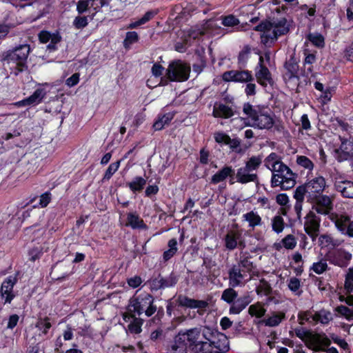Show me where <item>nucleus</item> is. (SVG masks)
<instances>
[{"instance_id": "f257e3e1", "label": "nucleus", "mask_w": 353, "mask_h": 353, "mask_svg": "<svg viewBox=\"0 0 353 353\" xmlns=\"http://www.w3.org/2000/svg\"><path fill=\"white\" fill-rule=\"evenodd\" d=\"M154 302V298L151 294L146 292L140 294L137 292L130 299L127 310L129 313H134L138 316L144 313L147 317H150L157 310Z\"/></svg>"}, {"instance_id": "f03ea898", "label": "nucleus", "mask_w": 353, "mask_h": 353, "mask_svg": "<svg viewBox=\"0 0 353 353\" xmlns=\"http://www.w3.org/2000/svg\"><path fill=\"white\" fill-rule=\"evenodd\" d=\"M272 178L271 187H280L282 190H288L294 188L296 184L297 174L283 162L279 165L271 168Z\"/></svg>"}, {"instance_id": "7ed1b4c3", "label": "nucleus", "mask_w": 353, "mask_h": 353, "mask_svg": "<svg viewBox=\"0 0 353 353\" xmlns=\"http://www.w3.org/2000/svg\"><path fill=\"white\" fill-rule=\"evenodd\" d=\"M276 11L277 16L274 15L269 17V19L261 21L254 28V30L265 33V32L274 28V39H278L281 36L287 34L290 31V24L288 23L286 17L281 12L279 8H276Z\"/></svg>"}, {"instance_id": "20e7f679", "label": "nucleus", "mask_w": 353, "mask_h": 353, "mask_svg": "<svg viewBox=\"0 0 353 353\" xmlns=\"http://www.w3.org/2000/svg\"><path fill=\"white\" fill-rule=\"evenodd\" d=\"M203 338L210 341L212 350L227 353L230 350L229 340L225 334L221 332H213L210 329L203 330Z\"/></svg>"}, {"instance_id": "39448f33", "label": "nucleus", "mask_w": 353, "mask_h": 353, "mask_svg": "<svg viewBox=\"0 0 353 353\" xmlns=\"http://www.w3.org/2000/svg\"><path fill=\"white\" fill-rule=\"evenodd\" d=\"M190 66L181 62L174 61L171 62L166 70V76L170 81H185L188 79Z\"/></svg>"}, {"instance_id": "423d86ee", "label": "nucleus", "mask_w": 353, "mask_h": 353, "mask_svg": "<svg viewBox=\"0 0 353 353\" xmlns=\"http://www.w3.org/2000/svg\"><path fill=\"white\" fill-rule=\"evenodd\" d=\"M340 145L334 150V157L339 163L350 161L353 157V137L339 136Z\"/></svg>"}, {"instance_id": "0eeeda50", "label": "nucleus", "mask_w": 353, "mask_h": 353, "mask_svg": "<svg viewBox=\"0 0 353 353\" xmlns=\"http://www.w3.org/2000/svg\"><path fill=\"white\" fill-rule=\"evenodd\" d=\"M286 70L283 74V80L288 87L298 86L299 83V65L294 55L290 56V59L284 63Z\"/></svg>"}, {"instance_id": "6e6552de", "label": "nucleus", "mask_w": 353, "mask_h": 353, "mask_svg": "<svg viewBox=\"0 0 353 353\" xmlns=\"http://www.w3.org/2000/svg\"><path fill=\"white\" fill-rule=\"evenodd\" d=\"M307 201L312 204V210L320 214H328L333 209L332 199L323 193L309 198Z\"/></svg>"}, {"instance_id": "1a4fd4ad", "label": "nucleus", "mask_w": 353, "mask_h": 353, "mask_svg": "<svg viewBox=\"0 0 353 353\" xmlns=\"http://www.w3.org/2000/svg\"><path fill=\"white\" fill-rule=\"evenodd\" d=\"M245 126L257 128L260 130H270L274 124V120L270 110L263 108L253 123H245Z\"/></svg>"}, {"instance_id": "9d476101", "label": "nucleus", "mask_w": 353, "mask_h": 353, "mask_svg": "<svg viewBox=\"0 0 353 353\" xmlns=\"http://www.w3.org/2000/svg\"><path fill=\"white\" fill-rule=\"evenodd\" d=\"M223 80L225 82L245 83L254 81L252 72L250 70H228L222 75Z\"/></svg>"}, {"instance_id": "9b49d317", "label": "nucleus", "mask_w": 353, "mask_h": 353, "mask_svg": "<svg viewBox=\"0 0 353 353\" xmlns=\"http://www.w3.org/2000/svg\"><path fill=\"white\" fill-rule=\"evenodd\" d=\"M320 222V218L313 211H310L307 214L304 223V230L313 241H315L319 235Z\"/></svg>"}, {"instance_id": "f8f14e48", "label": "nucleus", "mask_w": 353, "mask_h": 353, "mask_svg": "<svg viewBox=\"0 0 353 353\" xmlns=\"http://www.w3.org/2000/svg\"><path fill=\"white\" fill-rule=\"evenodd\" d=\"M334 222L341 234L353 238V221L349 215L345 214L336 215Z\"/></svg>"}, {"instance_id": "ddd939ff", "label": "nucleus", "mask_w": 353, "mask_h": 353, "mask_svg": "<svg viewBox=\"0 0 353 353\" xmlns=\"http://www.w3.org/2000/svg\"><path fill=\"white\" fill-rule=\"evenodd\" d=\"M178 336H181L182 341L184 343H188V347L192 350V347H194L201 340V329L198 327H194L185 330H180L178 334Z\"/></svg>"}, {"instance_id": "4468645a", "label": "nucleus", "mask_w": 353, "mask_h": 353, "mask_svg": "<svg viewBox=\"0 0 353 353\" xmlns=\"http://www.w3.org/2000/svg\"><path fill=\"white\" fill-rule=\"evenodd\" d=\"M234 176V169H233L231 165H225L214 174L212 176L210 179V183L216 185L225 181L226 179L230 178V183L233 184Z\"/></svg>"}, {"instance_id": "2eb2a0df", "label": "nucleus", "mask_w": 353, "mask_h": 353, "mask_svg": "<svg viewBox=\"0 0 353 353\" xmlns=\"http://www.w3.org/2000/svg\"><path fill=\"white\" fill-rule=\"evenodd\" d=\"M308 190L307 199L321 194L326 187V181L323 176H318L305 183Z\"/></svg>"}, {"instance_id": "dca6fc26", "label": "nucleus", "mask_w": 353, "mask_h": 353, "mask_svg": "<svg viewBox=\"0 0 353 353\" xmlns=\"http://www.w3.org/2000/svg\"><path fill=\"white\" fill-rule=\"evenodd\" d=\"M16 278L12 276L7 277L1 284L0 289V295L2 299L4 300L5 303H10L14 297L13 291L14 285L16 283Z\"/></svg>"}, {"instance_id": "f3484780", "label": "nucleus", "mask_w": 353, "mask_h": 353, "mask_svg": "<svg viewBox=\"0 0 353 353\" xmlns=\"http://www.w3.org/2000/svg\"><path fill=\"white\" fill-rule=\"evenodd\" d=\"M176 303L180 307L190 309H205L208 306V302L205 300H196L187 296L180 294L176 299Z\"/></svg>"}, {"instance_id": "a211bd4d", "label": "nucleus", "mask_w": 353, "mask_h": 353, "mask_svg": "<svg viewBox=\"0 0 353 353\" xmlns=\"http://www.w3.org/2000/svg\"><path fill=\"white\" fill-rule=\"evenodd\" d=\"M8 63L10 64L12 73L17 75L22 70V48H17L8 56Z\"/></svg>"}, {"instance_id": "6ab92c4d", "label": "nucleus", "mask_w": 353, "mask_h": 353, "mask_svg": "<svg viewBox=\"0 0 353 353\" xmlns=\"http://www.w3.org/2000/svg\"><path fill=\"white\" fill-rule=\"evenodd\" d=\"M245 276L244 270L240 269L239 266L233 265L228 270L229 286L236 288L243 285Z\"/></svg>"}, {"instance_id": "aec40b11", "label": "nucleus", "mask_w": 353, "mask_h": 353, "mask_svg": "<svg viewBox=\"0 0 353 353\" xmlns=\"http://www.w3.org/2000/svg\"><path fill=\"white\" fill-rule=\"evenodd\" d=\"M245 165L241 167L237 170L234 179L236 181L241 184H246L250 182L257 183L259 176L256 173H252L250 170H246Z\"/></svg>"}, {"instance_id": "412c9836", "label": "nucleus", "mask_w": 353, "mask_h": 353, "mask_svg": "<svg viewBox=\"0 0 353 353\" xmlns=\"http://www.w3.org/2000/svg\"><path fill=\"white\" fill-rule=\"evenodd\" d=\"M181 337L175 335L165 348V353H188V343H184Z\"/></svg>"}, {"instance_id": "4be33fe9", "label": "nucleus", "mask_w": 353, "mask_h": 353, "mask_svg": "<svg viewBox=\"0 0 353 353\" xmlns=\"http://www.w3.org/2000/svg\"><path fill=\"white\" fill-rule=\"evenodd\" d=\"M334 186L336 191L340 192L343 197L353 199V181H336Z\"/></svg>"}, {"instance_id": "5701e85b", "label": "nucleus", "mask_w": 353, "mask_h": 353, "mask_svg": "<svg viewBox=\"0 0 353 353\" xmlns=\"http://www.w3.org/2000/svg\"><path fill=\"white\" fill-rule=\"evenodd\" d=\"M234 115L233 109L223 103H216L214 105L212 116L214 118L229 119Z\"/></svg>"}, {"instance_id": "b1692460", "label": "nucleus", "mask_w": 353, "mask_h": 353, "mask_svg": "<svg viewBox=\"0 0 353 353\" xmlns=\"http://www.w3.org/2000/svg\"><path fill=\"white\" fill-rule=\"evenodd\" d=\"M255 77L257 83L263 87H266L268 83L270 84L273 83L271 72L266 65L261 66L259 70H256Z\"/></svg>"}, {"instance_id": "393cba45", "label": "nucleus", "mask_w": 353, "mask_h": 353, "mask_svg": "<svg viewBox=\"0 0 353 353\" xmlns=\"http://www.w3.org/2000/svg\"><path fill=\"white\" fill-rule=\"evenodd\" d=\"M126 226H130L132 229L146 230L148 225L145 223L144 221L136 212H128L127 214Z\"/></svg>"}, {"instance_id": "a878e982", "label": "nucleus", "mask_w": 353, "mask_h": 353, "mask_svg": "<svg viewBox=\"0 0 353 353\" xmlns=\"http://www.w3.org/2000/svg\"><path fill=\"white\" fill-rule=\"evenodd\" d=\"M46 95V92L43 88H37L30 97L23 99V106H34L43 101Z\"/></svg>"}, {"instance_id": "bb28decb", "label": "nucleus", "mask_w": 353, "mask_h": 353, "mask_svg": "<svg viewBox=\"0 0 353 353\" xmlns=\"http://www.w3.org/2000/svg\"><path fill=\"white\" fill-rule=\"evenodd\" d=\"M137 314L134 313H125L123 314V319L127 321V319L132 318V321L128 325V330L131 333L139 334L141 332V326L143 323V320L141 318H137Z\"/></svg>"}, {"instance_id": "cd10ccee", "label": "nucleus", "mask_w": 353, "mask_h": 353, "mask_svg": "<svg viewBox=\"0 0 353 353\" xmlns=\"http://www.w3.org/2000/svg\"><path fill=\"white\" fill-rule=\"evenodd\" d=\"M250 303V297L244 296L237 298L234 302L231 303L230 307V314H238L243 310H244Z\"/></svg>"}, {"instance_id": "c85d7f7f", "label": "nucleus", "mask_w": 353, "mask_h": 353, "mask_svg": "<svg viewBox=\"0 0 353 353\" xmlns=\"http://www.w3.org/2000/svg\"><path fill=\"white\" fill-rule=\"evenodd\" d=\"M23 9L32 7L33 10H35V16L34 20L41 18L43 15V3L41 0H23Z\"/></svg>"}, {"instance_id": "c756f323", "label": "nucleus", "mask_w": 353, "mask_h": 353, "mask_svg": "<svg viewBox=\"0 0 353 353\" xmlns=\"http://www.w3.org/2000/svg\"><path fill=\"white\" fill-rule=\"evenodd\" d=\"M263 108V107L260 105L254 106L247 102L243 105V112L254 122Z\"/></svg>"}, {"instance_id": "7c9ffc66", "label": "nucleus", "mask_w": 353, "mask_h": 353, "mask_svg": "<svg viewBox=\"0 0 353 353\" xmlns=\"http://www.w3.org/2000/svg\"><path fill=\"white\" fill-rule=\"evenodd\" d=\"M250 255L241 256L238 264L235 265V266H239V268L244 270V272L245 273H252L253 275L258 276V272L254 274L253 272V269H254L256 266L254 265L253 262L250 261Z\"/></svg>"}, {"instance_id": "2f4dec72", "label": "nucleus", "mask_w": 353, "mask_h": 353, "mask_svg": "<svg viewBox=\"0 0 353 353\" xmlns=\"http://www.w3.org/2000/svg\"><path fill=\"white\" fill-rule=\"evenodd\" d=\"M241 234L238 232L230 231L225 236V246L229 250H234L237 246V241L240 239Z\"/></svg>"}, {"instance_id": "473e14b6", "label": "nucleus", "mask_w": 353, "mask_h": 353, "mask_svg": "<svg viewBox=\"0 0 353 353\" xmlns=\"http://www.w3.org/2000/svg\"><path fill=\"white\" fill-rule=\"evenodd\" d=\"M146 185V180L142 176H135L132 181L128 182L126 186L134 192H140Z\"/></svg>"}, {"instance_id": "72a5a7b5", "label": "nucleus", "mask_w": 353, "mask_h": 353, "mask_svg": "<svg viewBox=\"0 0 353 353\" xmlns=\"http://www.w3.org/2000/svg\"><path fill=\"white\" fill-rule=\"evenodd\" d=\"M159 276L163 290L175 286L179 281V276L173 271L168 277H163L160 274Z\"/></svg>"}, {"instance_id": "f704fd0d", "label": "nucleus", "mask_w": 353, "mask_h": 353, "mask_svg": "<svg viewBox=\"0 0 353 353\" xmlns=\"http://www.w3.org/2000/svg\"><path fill=\"white\" fill-rule=\"evenodd\" d=\"M245 221H248L249 226L254 228L256 226L261 225L263 223L261 217L254 211H250L243 215Z\"/></svg>"}, {"instance_id": "c9c22d12", "label": "nucleus", "mask_w": 353, "mask_h": 353, "mask_svg": "<svg viewBox=\"0 0 353 353\" xmlns=\"http://www.w3.org/2000/svg\"><path fill=\"white\" fill-rule=\"evenodd\" d=\"M42 128L40 125H35L31 129L26 127L23 130V137L27 142H30L32 139L39 138L41 134Z\"/></svg>"}, {"instance_id": "e433bc0d", "label": "nucleus", "mask_w": 353, "mask_h": 353, "mask_svg": "<svg viewBox=\"0 0 353 353\" xmlns=\"http://www.w3.org/2000/svg\"><path fill=\"white\" fill-rule=\"evenodd\" d=\"M169 249L165 250L163 254V259L165 262L172 259L177 252V241L176 239H171L168 243Z\"/></svg>"}, {"instance_id": "4c0bfd02", "label": "nucleus", "mask_w": 353, "mask_h": 353, "mask_svg": "<svg viewBox=\"0 0 353 353\" xmlns=\"http://www.w3.org/2000/svg\"><path fill=\"white\" fill-rule=\"evenodd\" d=\"M285 318V315L283 312L274 313L271 316L263 321L265 325L268 327L278 326L282 321Z\"/></svg>"}, {"instance_id": "58836bf2", "label": "nucleus", "mask_w": 353, "mask_h": 353, "mask_svg": "<svg viewBox=\"0 0 353 353\" xmlns=\"http://www.w3.org/2000/svg\"><path fill=\"white\" fill-rule=\"evenodd\" d=\"M139 39V34L135 31L127 32L125 37L123 41V47L125 50L130 48V46L138 42Z\"/></svg>"}, {"instance_id": "ea45409f", "label": "nucleus", "mask_w": 353, "mask_h": 353, "mask_svg": "<svg viewBox=\"0 0 353 353\" xmlns=\"http://www.w3.org/2000/svg\"><path fill=\"white\" fill-rule=\"evenodd\" d=\"M251 54V47L249 45L243 46V49L239 52L238 55V64L245 66Z\"/></svg>"}, {"instance_id": "a19ab883", "label": "nucleus", "mask_w": 353, "mask_h": 353, "mask_svg": "<svg viewBox=\"0 0 353 353\" xmlns=\"http://www.w3.org/2000/svg\"><path fill=\"white\" fill-rule=\"evenodd\" d=\"M52 327V324L50 321V319L48 317L45 318H39L36 323V327L43 334H47L49 330Z\"/></svg>"}, {"instance_id": "79ce46f5", "label": "nucleus", "mask_w": 353, "mask_h": 353, "mask_svg": "<svg viewBox=\"0 0 353 353\" xmlns=\"http://www.w3.org/2000/svg\"><path fill=\"white\" fill-rule=\"evenodd\" d=\"M262 163V158L260 156H252L245 162L246 170L251 172L256 171Z\"/></svg>"}, {"instance_id": "37998d69", "label": "nucleus", "mask_w": 353, "mask_h": 353, "mask_svg": "<svg viewBox=\"0 0 353 353\" xmlns=\"http://www.w3.org/2000/svg\"><path fill=\"white\" fill-rule=\"evenodd\" d=\"M194 353H210L213 350L210 343V341H200L196 345H194V347L191 350Z\"/></svg>"}, {"instance_id": "c03bdc74", "label": "nucleus", "mask_w": 353, "mask_h": 353, "mask_svg": "<svg viewBox=\"0 0 353 353\" xmlns=\"http://www.w3.org/2000/svg\"><path fill=\"white\" fill-rule=\"evenodd\" d=\"M43 254V247L38 244L29 250L28 252V259L32 262L39 259Z\"/></svg>"}, {"instance_id": "a18cd8bd", "label": "nucleus", "mask_w": 353, "mask_h": 353, "mask_svg": "<svg viewBox=\"0 0 353 353\" xmlns=\"http://www.w3.org/2000/svg\"><path fill=\"white\" fill-rule=\"evenodd\" d=\"M234 288L230 287L222 292L221 299L225 301L226 303L231 304L234 302L238 296V293L235 291Z\"/></svg>"}, {"instance_id": "49530a36", "label": "nucleus", "mask_w": 353, "mask_h": 353, "mask_svg": "<svg viewBox=\"0 0 353 353\" xmlns=\"http://www.w3.org/2000/svg\"><path fill=\"white\" fill-rule=\"evenodd\" d=\"M344 290L346 294L353 292V268H349L345 275Z\"/></svg>"}, {"instance_id": "de8ad7c7", "label": "nucleus", "mask_w": 353, "mask_h": 353, "mask_svg": "<svg viewBox=\"0 0 353 353\" xmlns=\"http://www.w3.org/2000/svg\"><path fill=\"white\" fill-rule=\"evenodd\" d=\"M328 269L327 259L322 258L318 262H315L312 264L310 268V270H312L317 274H323Z\"/></svg>"}, {"instance_id": "09e8293b", "label": "nucleus", "mask_w": 353, "mask_h": 353, "mask_svg": "<svg viewBox=\"0 0 353 353\" xmlns=\"http://www.w3.org/2000/svg\"><path fill=\"white\" fill-rule=\"evenodd\" d=\"M120 163H121V161L119 160L116 162H114V163H112L111 164H110V165L108 166V168H107V170H105V172L103 174V176L102 179L103 182H104L105 181H109L112 178V176L114 175V174L119 168Z\"/></svg>"}, {"instance_id": "8fccbe9b", "label": "nucleus", "mask_w": 353, "mask_h": 353, "mask_svg": "<svg viewBox=\"0 0 353 353\" xmlns=\"http://www.w3.org/2000/svg\"><path fill=\"white\" fill-rule=\"evenodd\" d=\"M308 196V190L305 184L296 187L294 192V198L296 201L303 202L305 196Z\"/></svg>"}, {"instance_id": "3c124183", "label": "nucleus", "mask_w": 353, "mask_h": 353, "mask_svg": "<svg viewBox=\"0 0 353 353\" xmlns=\"http://www.w3.org/2000/svg\"><path fill=\"white\" fill-rule=\"evenodd\" d=\"M52 193L50 191H46L41 194L39 196V201L38 204L34 205L33 207H39L41 208H46L52 201Z\"/></svg>"}, {"instance_id": "603ef678", "label": "nucleus", "mask_w": 353, "mask_h": 353, "mask_svg": "<svg viewBox=\"0 0 353 353\" xmlns=\"http://www.w3.org/2000/svg\"><path fill=\"white\" fill-rule=\"evenodd\" d=\"M296 163L309 170H312L314 166L313 162L307 157L303 155L296 157Z\"/></svg>"}, {"instance_id": "864d4df0", "label": "nucleus", "mask_w": 353, "mask_h": 353, "mask_svg": "<svg viewBox=\"0 0 353 353\" xmlns=\"http://www.w3.org/2000/svg\"><path fill=\"white\" fill-rule=\"evenodd\" d=\"M307 39L317 48H323L325 46V39L321 34H309Z\"/></svg>"}, {"instance_id": "5fc2aeb1", "label": "nucleus", "mask_w": 353, "mask_h": 353, "mask_svg": "<svg viewBox=\"0 0 353 353\" xmlns=\"http://www.w3.org/2000/svg\"><path fill=\"white\" fill-rule=\"evenodd\" d=\"M312 319L316 322H320L322 324H327L331 320L330 313L326 312L325 311L316 312L313 316Z\"/></svg>"}, {"instance_id": "6e6d98bb", "label": "nucleus", "mask_w": 353, "mask_h": 353, "mask_svg": "<svg viewBox=\"0 0 353 353\" xmlns=\"http://www.w3.org/2000/svg\"><path fill=\"white\" fill-rule=\"evenodd\" d=\"M283 219L279 216H275L272 221V230L277 234L281 232L284 229Z\"/></svg>"}, {"instance_id": "4d7b16f0", "label": "nucleus", "mask_w": 353, "mask_h": 353, "mask_svg": "<svg viewBox=\"0 0 353 353\" xmlns=\"http://www.w3.org/2000/svg\"><path fill=\"white\" fill-rule=\"evenodd\" d=\"M336 311L339 314L344 316L347 321L353 320V310L352 309H350L345 305H341L338 306L336 308Z\"/></svg>"}, {"instance_id": "13d9d810", "label": "nucleus", "mask_w": 353, "mask_h": 353, "mask_svg": "<svg viewBox=\"0 0 353 353\" xmlns=\"http://www.w3.org/2000/svg\"><path fill=\"white\" fill-rule=\"evenodd\" d=\"M288 288L294 293H296L297 295L300 296L302 293V291L297 292L301 287V281L296 277H292L288 281Z\"/></svg>"}, {"instance_id": "bf43d9fd", "label": "nucleus", "mask_w": 353, "mask_h": 353, "mask_svg": "<svg viewBox=\"0 0 353 353\" xmlns=\"http://www.w3.org/2000/svg\"><path fill=\"white\" fill-rule=\"evenodd\" d=\"M88 17L89 16H77L75 17L73 25L76 29H83L88 25Z\"/></svg>"}, {"instance_id": "052dcab7", "label": "nucleus", "mask_w": 353, "mask_h": 353, "mask_svg": "<svg viewBox=\"0 0 353 353\" xmlns=\"http://www.w3.org/2000/svg\"><path fill=\"white\" fill-rule=\"evenodd\" d=\"M206 66V61L203 57L198 56L196 61L192 63V70L194 72L200 74Z\"/></svg>"}, {"instance_id": "680f3d73", "label": "nucleus", "mask_w": 353, "mask_h": 353, "mask_svg": "<svg viewBox=\"0 0 353 353\" xmlns=\"http://www.w3.org/2000/svg\"><path fill=\"white\" fill-rule=\"evenodd\" d=\"M228 145H229L230 149L232 152L236 153L241 154L243 152L241 148V140L238 138L231 139L230 137L228 141Z\"/></svg>"}, {"instance_id": "e2e57ef3", "label": "nucleus", "mask_w": 353, "mask_h": 353, "mask_svg": "<svg viewBox=\"0 0 353 353\" xmlns=\"http://www.w3.org/2000/svg\"><path fill=\"white\" fill-rule=\"evenodd\" d=\"M343 259L345 261H350L352 259V254L346 251H339L334 254V259L331 260L330 262L334 265L341 266V264L339 261H335V259Z\"/></svg>"}, {"instance_id": "0e129e2a", "label": "nucleus", "mask_w": 353, "mask_h": 353, "mask_svg": "<svg viewBox=\"0 0 353 353\" xmlns=\"http://www.w3.org/2000/svg\"><path fill=\"white\" fill-rule=\"evenodd\" d=\"M282 244L285 248L292 250L296 245V241L292 234H288L282 239Z\"/></svg>"}, {"instance_id": "69168bd1", "label": "nucleus", "mask_w": 353, "mask_h": 353, "mask_svg": "<svg viewBox=\"0 0 353 353\" xmlns=\"http://www.w3.org/2000/svg\"><path fill=\"white\" fill-rule=\"evenodd\" d=\"M239 23L240 21L239 19L232 14L225 16L222 19V24L226 27H234L239 25Z\"/></svg>"}, {"instance_id": "338daca9", "label": "nucleus", "mask_w": 353, "mask_h": 353, "mask_svg": "<svg viewBox=\"0 0 353 353\" xmlns=\"http://www.w3.org/2000/svg\"><path fill=\"white\" fill-rule=\"evenodd\" d=\"M266 163L271 164L272 168L279 165L281 161V158L275 152H271L265 159Z\"/></svg>"}, {"instance_id": "774afa93", "label": "nucleus", "mask_w": 353, "mask_h": 353, "mask_svg": "<svg viewBox=\"0 0 353 353\" xmlns=\"http://www.w3.org/2000/svg\"><path fill=\"white\" fill-rule=\"evenodd\" d=\"M230 137L228 134L222 131L216 132L214 134V141L219 144L228 145V141H229Z\"/></svg>"}]
</instances>
